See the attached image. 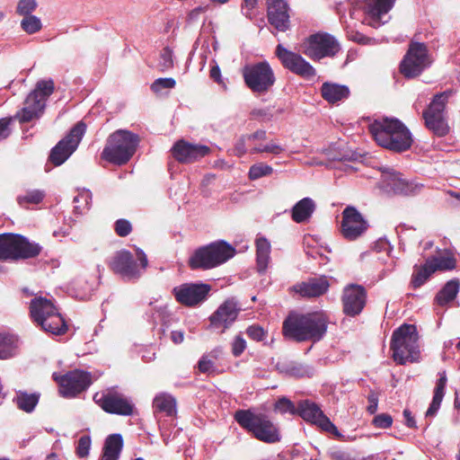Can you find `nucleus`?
Here are the masks:
<instances>
[{
	"instance_id": "nucleus-1",
	"label": "nucleus",
	"mask_w": 460,
	"mask_h": 460,
	"mask_svg": "<svg viewBox=\"0 0 460 460\" xmlns=\"http://www.w3.org/2000/svg\"><path fill=\"white\" fill-rule=\"evenodd\" d=\"M390 349L394 360L399 365L420 362L421 353L416 326L404 323L394 330Z\"/></svg>"
},
{
	"instance_id": "nucleus-2",
	"label": "nucleus",
	"mask_w": 460,
	"mask_h": 460,
	"mask_svg": "<svg viewBox=\"0 0 460 460\" xmlns=\"http://www.w3.org/2000/svg\"><path fill=\"white\" fill-rule=\"evenodd\" d=\"M139 137L126 129H118L109 136L101 157L115 165L126 164L135 155Z\"/></svg>"
},
{
	"instance_id": "nucleus-3",
	"label": "nucleus",
	"mask_w": 460,
	"mask_h": 460,
	"mask_svg": "<svg viewBox=\"0 0 460 460\" xmlns=\"http://www.w3.org/2000/svg\"><path fill=\"white\" fill-rule=\"evenodd\" d=\"M234 420L256 439L268 444H274L281 439L279 427L264 413H255L251 410H238Z\"/></svg>"
},
{
	"instance_id": "nucleus-4",
	"label": "nucleus",
	"mask_w": 460,
	"mask_h": 460,
	"mask_svg": "<svg viewBox=\"0 0 460 460\" xmlns=\"http://www.w3.org/2000/svg\"><path fill=\"white\" fill-rule=\"evenodd\" d=\"M30 314L33 322L46 332L60 335L66 331L64 318L50 299L34 297L30 304Z\"/></svg>"
},
{
	"instance_id": "nucleus-5",
	"label": "nucleus",
	"mask_w": 460,
	"mask_h": 460,
	"mask_svg": "<svg viewBox=\"0 0 460 460\" xmlns=\"http://www.w3.org/2000/svg\"><path fill=\"white\" fill-rule=\"evenodd\" d=\"M229 258L230 243L217 240L194 250L188 260V265L191 270H208L224 264Z\"/></svg>"
},
{
	"instance_id": "nucleus-6",
	"label": "nucleus",
	"mask_w": 460,
	"mask_h": 460,
	"mask_svg": "<svg viewBox=\"0 0 460 460\" xmlns=\"http://www.w3.org/2000/svg\"><path fill=\"white\" fill-rule=\"evenodd\" d=\"M54 88V82L51 79L39 81L34 90L25 99L23 108L14 118L22 123L39 119L43 114L47 100L53 93Z\"/></svg>"
},
{
	"instance_id": "nucleus-7",
	"label": "nucleus",
	"mask_w": 460,
	"mask_h": 460,
	"mask_svg": "<svg viewBox=\"0 0 460 460\" xmlns=\"http://www.w3.org/2000/svg\"><path fill=\"white\" fill-rule=\"evenodd\" d=\"M41 247L26 237L15 234H0V260L17 261L40 254Z\"/></svg>"
},
{
	"instance_id": "nucleus-8",
	"label": "nucleus",
	"mask_w": 460,
	"mask_h": 460,
	"mask_svg": "<svg viewBox=\"0 0 460 460\" xmlns=\"http://www.w3.org/2000/svg\"><path fill=\"white\" fill-rule=\"evenodd\" d=\"M245 85L256 94H264L274 85V72L267 61L246 65L243 68Z\"/></svg>"
},
{
	"instance_id": "nucleus-9",
	"label": "nucleus",
	"mask_w": 460,
	"mask_h": 460,
	"mask_svg": "<svg viewBox=\"0 0 460 460\" xmlns=\"http://www.w3.org/2000/svg\"><path fill=\"white\" fill-rule=\"evenodd\" d=\"M395 0H350L349 16L359 20L363 13L369 17L368 24L377 28L385 23L382 16L385 15L394 6Z\"/></svg>"
},
{
	"instance_id": "nucleus-10",
	"label": "nucleus",
	"mask_w": 460,
	"mask_h": 460,
	"mask_svg": "<svg viewBox=\"0 0 460 460\" xmlns=\"http://www.w3.org/2000/svg\"><path fill=\"white\" fill-rule=\"evenodd\" d=\"M139 265L137 263L133 255L126 251L117 252L111 259V268L116 273L121 275L128 280L138 279L147 266V258L143 251H137Z\"/></svg>"
},
{
	"instance_id": "nucleus-11",
	"label": "nucleus",
	"mask_w": 460,
	"mask_h": 460,
	"mask_svg": "<svg viewBox=\"0 0 460 460\" xmlns=\"http://www.w3.org/2000/svg\"><path fill=\"white\" fill-rule=\"evenodd\" d=\"M340 44L328 33H315L301 44L302 52L314 61L334 57L340 51Z\"/></svg>"
},
{
	"instance_id": "nucleus-12",
	"label": "nucleus",
	"mask_w": 460,
	"mask_h": 460,
	"mask_svg": "<svg viewBox=\"0 0 460 460\" xmlns=\"http://www.w3.org/2000/svg\"><path fill=\"white\" fill-rule=\"evenodd\" d=\"M451 92L436 94L429 108L423 111V119L427 128L438 137H444L449 131L445 119V108Z\"/></svg>"
},
{
	"instance_id": "nucleus-13",
	"label": "nucleus",
	"mask_w": 460,
	"mask_h": 460,
	"mask_svg": "<svg viewBox=\"0 0 460 460\" xmlns=\"http://www.w3.org/2000/svg\"><path fill=\"white\" fill-rule=\"evenodd\" d=\"M431 64L428 48L424 43L411 42L401 62L400 71L407 78L420 75Z\"/></svg>"
},
{
	"instance_id": "nucleus-14",
	"label": "nucleus",
	"mask_w": 460,
	"mask_h": 460,
	"mask_svg": "<svg viewBox=\"0 0 460 460\" xmlns=\"http://www.w3.org/2000/svg\"><path fill=\"white\" fill-rule=\"evenodd\" d=\"M86 130L83 121L77 122L52 149L49 155L50 162L56 166L64 164L76 150Z\"/></svg>"
},
{
	"instance_id": "nucleus-15",
	"label": "nucleus",
	"mask_w": 460,
	"mask_h": 460,
	"mask_svg": "<svg viewBox=\"0 0 460 460\" xmlns=\"http://www.w3.org/2000/svg\"><path fill=\"white\" fill-rule=\"evenodd\" d=\"M93 401L106 412L123 416L133 414L134 404L116 387L108 388L93 395Z\"/></svg>"
},
{
	"instance_id": "nucleus-16",
	"label": "nucleus",
	"mask_w": 460,
	"mask_h": 460,
	"mask_svg": "<svg viewBox=\"0 0 460 460\" xmlns=\"http://www.w3.org/2000/svg\"><path fill=\"white\" fill-rule=\"evenodd\" d=\"M52 377L59 385V394L66 398L76 396L92 384L91 374L78 369L69 371L65 375L55 372Z\"/></svg>"
},
{
	"instance_id": "nucleus-17",
	"label": "nucleus",
	"mask_w": 460,
	"mask_h": 460,
	"mask_svg": "<svg viewBox=\"0 0 460 460\" xmlns=\"http://www.w3.org/2000/svg\"><path fill=\"white\" fill-rule=\"evenodd\" d=\"M211 290L208 284L190 282L176 286L172 288L175 300L187 307H196L204 303Z\"/></svg>"
},
{
	"instance_id": "nucleus-18",
	"label": "nucleus",
	"mask_w": 460,
	"mask_h": 460,
	"mask_svg": "<svg viewBox=\"0 0 460 460\" xmlns=\"http://www.w3.org/2000/svg\"><path fill=\"white\" fill-rule=\"evenodd\" d=\"M380 187L388 194L409 196L420 193L424 185L413 181H407L399 172L391 169L383 172Z\"/></svg>"
},
{
	"instance_id": "nucleus-19",
	"label": "nucleus",
	"mask_w": 460,
	"mask_h": 460,
	"mask_svg": "<svg viewBox=\"0 0 460 460\" xmlns=\"http://www.w3.org/2000/svg\"><path fill=\"white\" fill-rule=\"evenodd\" d=\"M296 414L304 420L316 425L321 429L336 437H341V433L337 427L330 420L316 403L308 400L299 402Z\"/></svg>"
},
{
	"instance_id": "nucleus-20",
	"label": "nucleus",
	"mask_w": 460,
	"mask_h": 460,
	"mask_svg": "<svg viewBox=\"0 0 460 460\" xmlns=\"http://www.w3.org/2000/svg\"><path fill=\"white\" fill-rule=\"evenodd\" d=\"M276 55L283 66L304 78L310 79L315 75V69L301 55L288 50L281 44L276 48Z\"/></svg>"
},
{
	"instance_id": "nucleus-21",
	"label": "nucleus",
	"mask_w": 460,
	"mask_h": 460,
	"mask_svg": "<svg viewBox=\"0 0 460 460\" xmlns=\"http://www.w3.org/2000/svg\"><path fill=\"white\" fill-rule=\"evenodd\" d=\"M367 228V223L354 208L347 207L342 212L341 234L347 240L358 238Z\"/></svg>"
},
{
	"instance_id": "nucleus-22",
	"label": "nucleus",
	"mask_w": 460,
	"mask_h": 460,
	"mask_svg": "<svg viewBox=\"0 0 460 460\" xmlns=\"http://www.w3.org/2000/svg\"><path fill=\"white\" fill-rule=\"evenodd\" d=\"M172 156L180 163H193L209 154V147L200 144H191L183 139L177 141L171 149Z\"/></svg>"
},
{
	"instance_id": "nucleus-23",
	"label": "nucleus",
	"mask_w": 460,
	"mask_h": 460,
	"mask_svg": "<svg viewBox=\"0 0 460 460\" xmlns=\"http://www.w3.org/2000/svg\"><path fill=\"white\" fill-rule=\"evenodd\" d=\"M366 300L367 293L362 286H347L342 295L343 312L349 316L359 314L366 305Z\"/></svg>"
},
{
	"instance_id": "nucleus-24",
	"label": "nucleus",
	"mask_w": 460,
	"mask_h": 460,
	"mask_svg": "<svg viewBox=\"0 0 460 460\" xmlns=\"http://www.w3.org/2000/svg\"><path fill=\"white\" fill-rule=\"evenodd\" d=\"M301 324L305 325L307 341H319L327 331L328 318L323 312L301 314Z\"/></svg>"
},
{
	"instance_id": "nucleus-25",
	"label": "nucleus",
	"mask_w": 460,
	"mask_h": 460,
	"mask_svg": "<svg viewBox=\"0 0 460 460\" xmlns=\"http://www.w3.org/2000/svg\"><path fill=\"white\" fill-rule=\"evenodd\" d=\"M395 128L388 138H385L381 134L380 140L384 143L383 147L398 153L408 150L412 144L410 130L399 119L396 120Z\"/></svg>"
},
{
	"instance_id": "nucleus-26",
	"label": "nucleus",
	"mask_w": 460,
	"mask_h": 460,
	"mask_svg": "<svg viewBox=\"0 0 460 460\" xmlns=\"http://www.w3.org/2000/svg\"><path fill=\"white\" fill-rule=\"evenodd\" d=\"M269 22L278 31L289 28V7L286 0H267Z\"/></svg>"
},
{
	"instance_id": "nucleus-27",
	"label": "nucleus",
	"mask_w": 460,
	"mask_h": 460,
	"mask_svg": "<svg viewBox=\"0 0 460 460\" xmlns=\"http://www.w3.org/2000/svg\"><path fill=\"white\" fill-rule=\"evenodd\" d=\"M329 286L327 279L321 277L298 283L293 287V289L304 297H315L323 295L328 290Z\"/></svg>"
},
{
	"instance_id": "nucleus-28",
	"label": "nucleus",
	"mask_w": 460,
	"mask_h": 460,
	"mask_svg": "<svg viewBox=\"0 0 460 460\" xmlns=\"http://www.w3.org/2000/svg\"><path fill=\"white\" fill-rule=\"evenodd\" d=\"M301 314L291 313L283 322L282 332L286 339L298 342L307 341L305 325L301 324Z\"/></svg>"
},
{
	"instance_id": "nucleus-29",
	"label": "nucleus",
	"mask_w": 460,
	"mask_h": 460,
	"mask_svg": "<svg viewBox=\"0 0 460 460\" xmlns=\"http://www.w3.org/2000/svg\"><path fill=\"white\" fill-rule=\"evenodd\" d=\"M316 209L314 200L309 197L297 201L291 208V218L297 224L306 223L310 220Z\"/></svg>"
},
{
	"instance_id": "nucleus-30",
	"label": "nucleus",
	"mask_w": 460,
	"mask_h": 460,
	"mask_svg": "<svg viewBox=\"0 0 460 460\" xmlns=\"http://www.w3.org/2000/svg\"><path fill=\"white\" fill-rule=\"evenodd\" d=\"M209 328L224 332L230 323V299L224 303L209 316Z\"/></svg>"
},
{
	"instance_id": "nucleus-31",
	"label": "nucleus",
	"mask_w": 460,
	"mask_h": 460,
	"mask_svg": "<svg viewBox=\"0 0 460 460\" xmlns=\"http://www.w3.org/2000/svg\"><path fill=\"white\" fill-rule=\"evenodd\" d=\"M256 246V268L259 273H265L270 262V243L263 236H258L255 240Z\"/></svg>"
},
{
	"instance_id": "nucleus-32",
	"label": "nucleus",
	"mask_w": 460,
	"mask_h": 460,
	"mask_svg": "<svg viewBox=\"0 0 460 460\" xmlns=\"http://www.w3.org/2000/svg\"><path fill=\"white\" fill-rule=\"evenodd\" d=\"M396 120L397 119H388L384 118L381 119H376L372 124L369 125V131L372 134L376 142L383 146L384 143L380 140L381 134L383 137H389L390 134H392L396 128Z\"/></svg>"
},
{
	"instance_id": "nucleus-33",
	"label": "nucleus",
	"mask_w": 460,
	"mask_h": 460,
	"mask_svg": "<svg viewBox=\"0 0 460 460\" xmlns=\"http://www.w3.org/2000/svg\"><path fill=\"white\" fill-rule=\"evenodd\" d=\"M321 93L326 102L333 104L347 99L349 90L345 85L326 82L321 87Z\"/></svg>"
},
{
	"instance_id": "nucleus-34",
	"label": "nucleus",
	"mask_w": 460,
	"mask_h": 460,
	"mask_svg": "<svg viewBox=\"0 0 460 460\" xmlns=\"http://www.w3.org/2000/svg\"><path fill=\"white\" fill-rule=\"evenodd\" d=\"M426 260L427 266L430 267L434 273L452 270L456 267V260L449 251H445L443 254L430 256Z\"/></svg>"
},
{
	"instance_id": "nucleus-35",
	"label": "nucleus",
	"mask_w": 460,
	"mask_h": 460,
	"mask_svg": "<svg viewBox=\"0 0 460 460\" xmlns=\"http://www.w3.org/2000/svg\"><path fill=\"white\" fill-rule=\"evenodd\" d=\"M177 403L175 398L168 393H159L153 400V408L155 412H163L166 416L172 417L176 415Z\"/></svg>"
},
{
	"instance_id": "nucleus-36",
	"label": "nucleus",
	"mask_w": 460,
	"mask_h": 460,
	"mask_svg": "<svg viewBox=\"0 0 460 460\" xmlns=\"http://www.w3.org/2000/svg\"><path fill=\"white\" fill-rule=\"evenodd\" d=\"M122 447V436L120 434L110 435L105 439L101 460H119Z\"/></svg>"
},
{
	"instance_id": "nucleus-37",
	"label": "nucleus",
	"mask_w": 460,
	"mask_h": 460,
	"mask_svg": "<svg viewBox=\"0 0 460 460\" xmlns=\"http://www.w3.org/2000/svg\"><path fill=\"white\" fill-rule=\"evenodd\" d=\"M460 290V281L453 279L447 281L435 296V302L440 306H446L453 302Z\"/></svg>"
},
{
	"instance_id": "nucleus-38",
	"label": "nucleus",
	"mask_w": 460,
	"mask_h": 460,
	"mask_svg": "<svg viewBox=\"0 0 460 460\" xmlns=\"http://www.w3.org/2000/svg\"><path fill=\"white\" fill-rule=\"evenodd\" d=\"M447 378L446 371L445 370L440 371L438 373V379L437 381V384H436V386L434 389V395H433L432 402L426 412L427 417L434 416L437 413V411H438V409L441 405L443 397L445 395V388L447 385Z\"/></svg>"
},
{
	"instance_id": "nucleus-39",
	"label": "nucleus",
	"mask_w": 460,
	"mask_h": 460,
	"mask_svg": "<svg viewBox=\"0 0 460 460\" xmlns=\"http://www.w3.org/2000/svg\"><path fill=\"white\" fill-rule=\"evenodd\" d=\"M18 339L11 334H0V358L7 359L17 354Z\"/></svg>"
},
{
	"instance_id": "nucleus-40",
	"label": "nucleus",
	"mask_w": 460,
	"mask_h": 460,
	"mask_svg": "<svg viewBox=\"0 0 460 460\" xmlns=\"http://www.w3.org/2000/svg\"><path fill=\"white\" fill-rule=\"evenodd\" d=\"M13 401L15 402L18 409L30 413L34 411L39 402V394H27L26 392L19 391L17 392Z\"/></svg>"
},
{
	"instance_id": "nucleus-41",
	"label": "nucleus",
	"mask_w": 460,
	"mask_h": 460,
	"mask_svg": "<svg viewBox=\"0 0 460 460\" xmlns=\"http://www.w3.org/2000/svg\"><path fill=\"white\" fill-rule=\"evenodd\" d=\"M433 273L431 268L427 266V260L421 266L415 265L411 276V285L413 288H419L424 285Z\"/></svg>"
},
{
	"instance_id": "nucleus-42",
	"label": "nucleus",
	"mask_w": 460,
	"mask_h": 460,
	"mask_svg": "<svg viewBox=\"0 0 460 460\" xmlns=\"http://www.w3.org/2000/svg\"><path fill=\"white\" fill-rule=\"evenodd\" d=\"M75 211L78 214H83L89 209L92 202V192L88 190L80 191L75 198Z\"/></svg>"
},
{
	"instance_id": "nucleus-43",
	"label": "nucleus",
	"mask_w": 460,
	"mask_h": 460,
	"mask_svg": "<svg viewBox=\"0 0 460 460\" xmlns=\"http://www.w3.org/2000/svg\"><path fill=\"white\" fill-rule=\"evenodd\" d=\"M45 197V193L40 190H30L23 195L17 197V202L22 207H26L29 204H39Z\"/></svg>"
},
{
	"instance_id": "nucleus-44",
	"label": "nucleus",
	"mask_w": 460,
	"mask_h": 460,
	"mask_svg": "<svg viewBox=\"0 0 460 460\" xmlns=\"http://www.w3.org/2000/svg\"><path fill=\"white\" fill-rule=\"evenodd\" d=\"M21 28L28 34H34L42 29V22L36 15H25L21 21Z\"/></svg>"
},
{
	"instance_id": "nucleus-45",
	"label": "nucleus",
	"mask_w": 460,
	"mask_h": 460,
	"mask_svg": "<svg viewBox=\"0 0 460 460\" xmlns=\"http://www.w3.org/2000/svg\"><path fill=\"white\" fill-rule=\"evenodd\" d=\"M273 168L265 163H257L250 167L249 178L252 181L258 180L261 177L270 175Z\"/></svg>"
},
{
	"instance_id": "nucleus-46",
	"label": "nucleus",
	"mask_w": 460,
	"mask_h": 460,
	"mask_svg": "<svg viewBox=\"0 0 460 460\" xmlns=\"http://www.w3.org/2000/svg\"><path fill=\"white\" fill-rule=\"evenodd\" d=\"M157 66L163 72L173 66V53L170 48L165 47L160 51Z\"/></svg>"
},
{
	"instance_id": "nucleus-47",
	"label": "nucleus",
	"mask_w": 460,
	"mask_h": 460,
	"mask_svg": "<svg viewBox=\"0 0 460 460\" xmlns=\"http://www.w3.org/2000/svg\"><path fill=\"white\" fill-rule=\"evenodd\" d=\"M274 410L282 414L290 413L291 415H296L297 412V407L287 397L279 398L274 404Z\"/></svg>"
},
{
	"instance_id": "nucleus-48",
	"label": "nucleus",
	"mask_w": 460,
	"mask_h": 460,
	"mask_svg": "<svg viewBox=\"0 0 460 460\" xmlns=\"http://www.w3.org/2000/svg\"><path fill=\"white\" fill-rule=\"evenodd\" d=\"M37 7L38 3L36 0H19L16 6V13L22 16L30 15L32 14Z\"/></svg>"
},
{
	"instance_id": "nucleus-49",
	"label": "nucleus",
	"mask_w": 460,
	"mask_h": 460,
	"mask_svg": "<svg viewBox=\"0 0 460 460\" xmlns=\"http://www.w3.org/2000/svg\"><path fill=\"white\" fill-rule=\"evenodd\" d=\"M285 151V148L281 146L280 145H278L277 143L271 141L270 143H267L263 146V148H251L250 154H261V153H268L272 155H279L282 152Z\"/></svg>"
},
{
	"instance_id": "nucleus-50",
	"label": "nucleus",
	"mask_w": 460,
	"mask_h": 460,
	"mask_svg": "<svg viewBox=\"0 0 460 460\" xmlns=\"http://www.w3.org/2000/svg\"><path fill=\"white\" fill-rule=\"evenodd\" d=\"M176 82L173 78H158L151 85V89L155 93H160L163 89H172L175 87Z\"/></svg>"
},
{
	"instance_id": "nucleus-51",
	"label": "nucleus",
	"mask_w": 460,
	"mask_h": 460,
	"mask_svg": "<svg viewBox=\"0 0 460 460\" xmlns=\"http://www.w3.org/2000/svg\"><path fill=\"white\" fill-rule=\"evenodd\" d=\"M246 334L255 341H263L267 337V332L258 324H252L246 329Z\"/></svg>"
},
{
	"instance_id": "nucleus-52",
	"label": "nucleus",
	"mask_w": 460,
	"mask_h": 460,
	"mask_svg": "<svg viewBox=\"0 0 460 460\" xmlns=\"http://www.w3.org/2000/svg\"><path fill=\"white\" fill-rule=\"evenodd\" d=\"M91 438L90 436H82L77 442L76 454L80 457H85L89 455L91 448Z\"/></svg>"
},
{
	"instance_id": "nucleus-53",
	"label": "nucleus",
	"mask_w": 460,
	"mask_h": 460,
	"mask_svg": "<svg viewBox=\"0 0 460 460\" xmlns=\"http://www.w3.org/2000/svg\"><path fill=\"white\" fill-rule=\"evenodd\" d=\"M132 226L128 220L119 219L115 222V232L119 236H127L131 233Z\"/></svg>"
},
{
	"instance_id": "nucleus-54",
	"label": "nucleus",
	"mask_w": 460,
	"mask_h": 460,
	"mask_svg": "<svg viewBox=\"0 0 460 460\" xmlns=\"http://www.w3.org/2000/svg\"><path fill=\"white\" fill-rule=\"evenodd\" d=\"M208 358V355H203L198 362L199 370L202 373L210 374L216 371L213 360Z\"/></svg>"
},
{
	"instance_id": "nucleus-55",
	"label": "nucleus",
	"mask_w": 460,
	"mask_h": 460,
	"mask_svg": "<svg viewBox=\"0 0 460 460\" xmlns=\"http://www.w3.org/2000/svg\"><path fill=\"white\" fill-rule=\"evenodd\" d=\"M393 419L389 414L382 413L376 415L373 420L375 427L379 429H387L391 427Z\"/></svg>"
},
{
	"instance_id": "nucleus-56",
	"label": "nucleus",
	"mask_w": 460,
	"mask_h": 460,
	"mask_svg": "<svg viewBox=\"0 0 460 460\" xmlns=\"http://www.w3.org/2000/svg\"><path fill=\"white\" fill-rule=\"evenodd\" d=\"M246 349V341L241 334L235 336L232 343V354L235 357L240 356Z\"/></svg>"
},
{
	"instance_id": "nucleus-57",
	"label": "nucleus",
	"mask_w": 460,
	"mask_h": 460,
	"mask_svg": "<svg viewBox=\"0 0 460 460\" xmlns=\"http://www.w3.org/2000/svg\"><path fill=\"white\" fill-rule=\"evenodd\" d=\"M12 120V118L0 119V141L5 139L11 134L10 124Z\"/></svg>"
},
{
	"instance_id": "nucleus-58",
	"label": "nucleus",
	"mask_w": 460,
	"mask_h": 460,
	"mask_svg": "<svg viewBox=\"0 0 460 460\" xmlns=\"http://www.w3.org/2000/svg\"><path fill=\"white\" fill-rule=\"evenodd\" d=\"M210 78L226 90V84L222 78L220 68L216 63L210 68Z\"/></svg>"
},
{
	"instance_id": "nucleus-59",
	"label": "nucleus",
	"mask_w": 460,
	"mask_h": 460,
	"mask_svg": "<svg viewBox=\"0 0 460 460\" xmlns=\"http://www.w3.org/2000/svg\"><path fill=\"white\" fill-rule=\"evenodd\" d=\"M253 119H260L261 121L267 122L272 118V114L268 109H255L251 112Z\"/></svg>"
},
{
	"instance_id": "nucleus-60",
	"label": "nucleus",
	"mask_w": 460,
	"mask_h": 460,
	"mask_svg": "<svg viewBox=\"0 0 460 460\" xmlns=\"http://www.w3.org/2000/svg\"><path fill=\"white\" fill-rule=\"evenodd\" d=\"M354 156H355V155L351 154V155H342L341 157L336 158L338 161L341 162L339 168H341L348 172H353L355 170V168L352 165H349V164H345V162L353 161L355 159Z\"/></svg>"
},
{
	"instance_id": "nucleus-61",
	"label": "nucleus",
	"mask_w": 460,
	"mask_h": 460,
	"mask_svg": "<svg viewBox=\"0 0 460 460\" xmlns=\"http://www.w3.org/2000/svg\"><path fill=\"white\" fill-rule=\"evenodd\" d=\"M250 143L247 135L242 136L236 142L234 151L236 155H242L246 153V143Z\"/></svg>"
},
{
	"instance_id": "nucleus-62",
	"label": "nucleus",
	"mask_w": 460,
	"mask_h": 460,
	"mask_svg": "<svg viewBox=\"0 0 460 460\" xmlns=\"http://www.w3.org/2000/svg\"><path fill=\"white\" fill-rule=\"evenodd\" d=\"M258 0H243V4H242V12L243 13L248 17H252V10L256 6Z\"/></svg>"
},
{
	"instance_id": "nucleus-63",
	"label": "nucleus",
	"mask_w": 460,
	"mask_h": 460,
	"mask_svg": "<svg viewBox=\"0 0 460 460\" xmlns=\"http://www.w3.org/2000/svg\"><path fill=\"white\" fill-rule=\"evenodd\" d=\"M368 406L367 411L370 414H374L377 410L378 399L375 394H371L368 395Z\"/></svg>"
},
{
	"instance_id": "nucleus-64",
	"label": "nucleus",
	"mask_w": 460,
	"mask_h": 460,
	"mask_svg": "<svg viewBox=\"0 0 460 460\" xmlns=\"http://www.w3.org/2000/svg\"><path fill=\"white\" fill-rule=\"evenodd\" d=\"M166 316H168V315H167V311L164 307H159L158 309H156L155 313L153 314V315H152L153 321L155 323L157 322H164V319Z\"/></svg>"
}]
</instances>
